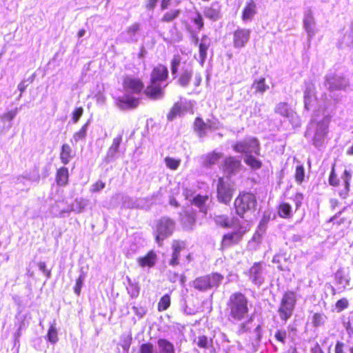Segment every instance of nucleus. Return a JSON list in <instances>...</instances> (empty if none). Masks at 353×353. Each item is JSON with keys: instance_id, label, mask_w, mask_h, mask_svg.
Returning <instances> with one entry per match:
<instances>
[{"instance_id": "obj_45", "label": "nucleus", "mask_w": 353, "mask_h": 353, "mask_svg": "<svg viewBox=\"0 0 353 353\" xmlns=\"http://www.w3.org/2000/svg\"><path fill=\"white\" fill-rule=\"evenodd\" d=\"M89 122L87 121L85 124L82 125L80 130L76 132L73 134V138L76 142H78L80 140H83L85 138L87 134V130Z\"/></svg>"}, {"instance_id": "obj_9", "label": "nucleus", "mask_w": 353, "mask_h": 353, "mask_svg": "<svg viewBox=\"0 0 353 353\" xmlns=\"http://www.w3.org/2000/svg\"><path fill=\"white\" fill-rule=\"evenodd\" d=\"M234 189L224 181L223 177L217 180L216 197L217 200L222 203L229 204L232 199Z\"/></svg>"}, {"instance_id": "obj_4", "label": "nucleus", "mask_w": 353, "mask_h": 353, "mask_svg": "<svg viewBox=\"0 0 353 353\" xmlns=\"http://www.w3.org/2000/svg\"><path fill=\"white\" fill-rule=\"evenodd\" d=\"M223 275L212 272L196 277L192 282V286L199 291H207L213 288H218L223 280Z\"/></svg>"}, {"instance_id": "obj_25", "label": "nucleus", "mask_w": 353, "mask_h": 353, "mask_svg": "<svg viewBox=\"0 0 353 353\" xmlns=\"http://www.w3.org/2000/svg\"><path fill=\"white\" fill-rule=\"evenodd\" d=\"M277 213L280 218L284 219H291L292 217V209L290 203L285 201L281 202L277 208Z\"/></svg>"}, {"instance_id": "obj_55", "label": "nucleus", "mask_w": 353, "mask_h": 353, "mask_svg": "<svg viewBox=\"0 0 353 353\" xmlns=\"http://www.w3.org/2000/svg\"><path fill=\"white\" fill-rule=\"evenodd\" d=\"M37 265L39 270L46 275L47 279L51 277V270L47 268L45 262L40 261L38 263Z\"/></svg>"}, {"instance_id": "obj_39", "label": "nucleus", "mask_w": 353, "mask_h": 353, "mask_svg": "<svg viewBox=\"0 0 353 353\" xmlns=\"http://www.w3.org/2000/svg\"><path fill=\"white\" fill-rule=\"evenodd\" d=\"M181 56L179 54H174L170 61L171 72L173 75L177 74L179 66L181 63Z\"/></svg>"}, {"instance_id": "obj_21", "label": "nucleus", "mask_w": 353, "mask_h": 353, "mask_svg": "<svg viewBox=\"0 0 353 353\" xmlns=\"http://www.w3.org/2000/svg\"><path fill=\"white\" fill-rule=\"evenodd\" d=\"M326 85L330 91L344 89L347 85L345 79L341 77L330 76L326 79Z\"/></svg>"}, {"instance_id": "obj_58", "label": "nucleus", "mask_w": 353, "mask_h": 353, "mask_svg": "<svg viewBox=\"0 0 353 353\" xmlns=\"http://www.w3.org/2000/svg\"><path fill=\"white\" fill-rule=\"evenodd\" d=\"M132 310L134 314L139 318H142L146 313V310L143 307L133 306Z\"/></svg>"}, {"instance_id": "obj_50", "label": "nucleus", "mask_w": 353, "mask_h": 353, "mask_svg": "<svg viewBox=\"0 0 353 353\" xmlns=\"http://www.w3.org/2000/svg\"><path fill=\"white\" fill-rule=\"evenodd\" d=\"M83 281H84V276L82 275V274L80 275L76 279L75 285H74V286L73 288V290H74V293L77 296H79L80 294H81V288L83 286Z\"/></svg>"}, {"instance_id": "obj_27", "label": "nucleus", "mask_w": 353, "mask_h": 353, "mask_svg": "<svg viewBox=\"0 0 353 353\" xmlns=\"http://www.w3.org/2000/svg\"><path fill=\"white\" fill-rule=\"evenodd\" d=\"M74 156V152L71 146L68 143L63 144L60 151V159L61 163L64 165L69 163Z\"/></svg>"}, {"instance_id": "obj_32", "label": "nucleus", "mask_w": 353, "mask_h": 353, "mask_svg": "<svg viewBox=\"0 0 353 353\" xmlns=\"http://www.w3.org/2000/svg\"><path fill=\"white\" fill-rule=\"evenodd\" d=\"M192 76V70L186 69L179 75L177 82L181 87H187L190 81Z\"/></svg>"}, {"instance_id": "obj_6", "label": "nucleus", "mask_w": 353, "mask_h": 353, "mask_svg": "<svg viewBox=\"0 0 353 353\" xmlns=\"http://www.w3.org/2000/svg\"><path fill=\"white\" fill-rule=\"evenodd\" d=\"M174 228V221L168 216H163L157 221L155 241L159 246H162L163 241L173 234Z\"/></svg>"}, {"instance_id": "obj_29", "label": "nucleus", "mask_w": 353, "mask_h": 353, "mask_svg": "<svg viewBox=\"0 0 353 353\" xmlns=\"http://www.w3.org/2000/svg\"><path fill=\"white\" fill-rule=\"evenodd\" d=\"M222 157L221 153L212 151L207 154L203 158V165L206 167L216 164Z\"/></svg>"}, {"instance_id": "obj_26", "label": "nucleus", "mask_w": 353, "mask_h": 353, "mask_svg": "<svg viewBox=\"0 0 353 353\" xmlns=\"http://www.w3.org/2000/svg\"><path fill=\"white\" fill-rule=\"evenodd\" d=\"M55 181L58 185L65 186L68 183L69 172L65 167H61L56 172Z\"/></svg>"}, {"instance_id": "obj_56", "label": "nucleus", "mask_w": 353, "mask_h": 353, "mask_svg": "<svg viewBox=\"0 0 353 353\" xmlns=\"http://www.w3.org/2000/svg\"><path fill=\"white\" fill-rule=\"evenodd\" d=\"M287 332L285 330H277L275 333V339L281 343H285Z\"/></svg>"}, {"instance_id": "obj_15", "label": "nucleus", "mask_w": 353, "mask_h": 353, "mask_svg": "<svg viewBox=\"0 0 353 353\" xmlns=\"http://www.w3.org/2000/svg\"><path fill=\"white\" fill-rule=\"evenodd\" d=\"M263 262H255L248 270L247 274L252 282L260 285L263 282Z\"/></svg>"}, {"instance_id": "obj_49", "label": "nucleus", "mask_w": 353, "mask_h": 353, "mask_svg": "<svg viewBox=\"0 0 353 353\" xmlns=\"http://www.w3.org/2000/svg\"><path fill=\"white\" fill-rule=\"evenodd\" d=\"M304 196L301 192H296L293 197L292 200L295 205V210H298L303 204Z\"/></svg>"}, {"instance_id": "obj_30", "label": "nucleus", "mask_w": 353, "mask_h": 353, "mask_svg": "<svg viewBox=\"0 0 353 353\" xmlns=\"http://www.w3.org/2000/svg\"><path fill=\"white\" fill-rule=\"evenodd\" d=\"M252 88L256 93L263 94L269 89V85L265 83V79L261 77L253 81Z\"/></svg>"}, {"instance_id": "obj_19", "label": "nucleus", "mask_w": 353, "mask_h": 353, "mask_svg": "<svg viewBox=\"0 0 353 353\" xmlns=\"http://www.w3.org/2000/svg\"><path fill=\"white\" fill-rule=\"evenodd\" d=\"M328 125L324 122L319 121L316 124L314 135L312 139L313 144L316 146H321L327 134Z\"/></svg>"}, {"instance_id": "obj_31", "label": "nucleus", "mask_w": 353, "mask_h": 353, "mask_svg": "<svg viewBox=\"0 0 353 353\" xmlns=\"http://www.w3.org/2000/svg\"><path fill=\"white\" fill-rule=\"evenodd\" d=\"M123 140V134H118L112 140V143L108 148V154L110 156H114L119 152V146Z\"/></svg>"}, {"instance_id": "obj_20", "label": "nucleus", "mask_w": 353, "mask_h": 353, "mask_svg": "<svg viewBox=\"0 0 353 353\" xmlns=\"http://www.w3.org/2000/svg\"><path fill=\"white\" fill-rule=\"evenodd\" d=\"M164 12L162 14L160 21L163 23H171L175 22L181 16L182 10L180 8L174 7L172 8H169L163 10Z\"/></svg>"}, {"instance_id": "obj_51", "label": "nucleus", "mask_w": 353, "mask_h": 353, "mask_svg": "<svg viewBox=\"0 0 353 353\" xmlns=\"http://www.w3.org/2000/svg\"><path fill=\"white\" fill-rule=\"evenodd\" d=\"M349 305L348 301L346 298H342L336 301L335 304L337 312H340L346 309Z\"/></svg>"}, {"instance_id": "obj_44", "label": "nucleus", "mask_w": 353, "mask_h": 353, "mask_svg": "<svg viewBox=\"0 0 353 353\" xmlns=\"http://www.w3.org/2000/svg\"><path fill=\"white\" fill-rule=\"evenodd\" d=\"M164 161L166 167L172 170H176L181 164V159H176L170 157H166Z\"/></svg>"}, {"instance_id": "obj_41", "label": "nucleus", "mask_w": 353, "mask_h": 353, "mask_svg": "<svg viewBox=\"0 0 353 353\" xmlns=\"http://www.w3.org/2000/svg\"><path fill=\"white\" fill-rule=\"evenodd\" d=\"M212 339H208L205 335H201L197 339V346L201 349H207L212 345Z\"/></svg>"}, {"instance_id": "obj_64", "label": "nucleus", "mask_w": 353, "mask_h": 353, "mask_svg": "<svg viewBox=\"0 0 353 353\" xmlns=\"http://www.w3.org/2000/svg\"><path fill=\"white\" fill-rule=\"evenodd\" d=\"M311 353H323L321 346L316 343L312 348H311Z\"/></svg>"}, {"instance_id": "obj_18", "label": "nucleus", "mask_w": 353, "mask_h": 353, "mask_svg": "<svg viewBox=\"0 0 353 353\" xmlns=\"http://www.w3.org/2000/svg\"><path fill=\"white\" fill-rule=\"evenodd\" d=\"M214 223L223 228H231L235 227L239 222L236 217H233L231 220L226 214H215L213 217Z\"/></svg>"}, {"instance_id": "obj_43", "label": "nucleus", "mask_w": 353, "mask_h": 353, "mask_svg": "<svg viewBox=\"0 0 353 353\" xmlns=\"http://www.w3.org/2000/svg\"><path fill=\"white\" fill-rule=\"evenodd\" d=\"M48 340L51 343H56L59 341L58 332L54 325H51L47 334Z\"/></svg>"}, {"instance_id": "obj_14", "label": "nucleus", "mask_w": 353, "mask_h": 353, "mask_svg": "<svg viewBox=\"0 0 353 353\" xmlns=\"http://www.w3.org/2000/svg\"><path fill=\"white\" fill-rule=\"evenodd\" d=\"M250 30L238 28L233 32V44L236 48L245 47L250 37Z\"/></svg>"}, {"instance_id": "obj_61", "label": "nucleus", "mask_w": 353, "mask_h": 353, "mask_svg": "<svg viewBox=\"0 0 353 353\" xmlns=\"http://www.w3.org/2000/svg\"><path fill=\"white\" fill-rule=\"evenodd\" d=\"M335 353H346L344 349V343L338 341L335 345Z\"/></svg>"}, {"instance_id": "obj_3", "label": "nucleus", "mask_w": 353, "mask_h": 353, "mask_svg": "<svg viewBox=\"0 0 353 353\" xmlns=\"http://www.w3.org/2000/svg\"><path fill=\"white\" fill-rule=\"evenodd\" d=\"M234 228H236V230L227 232L222 235L219 250L224 252L239 245L250 231L249 227L240 224V223H237Z\"/></svg>"}, {"instance_id": "obj_37", "label": "nucleus", "mask_w": 353, "mask_h": 353, "mask_svg": "<svg viewBox=\"0 0 353 353\" xmlns=\"http://www.w3.org/2000/svg\"><path fill=\"white\" fill-rule=\"evenodd\" d=\"M220 11L212 6L206 7L204 10L205 16L212 20H216L219 17Z\"/></svg>"}, {"instance_id": "obj_24", "label": "nucleus", "mask_w": 353, "mask_h": 353, "mask_svg": "<svg viewBox=\"0 0 353 353\" xmlns=\"http://www.w3.org/2000/svg\"><path fill=\"white\" fill-rule=\"evenodd\" d=\"M274 111L276 114L285 118H289L294 112L290 105L286 102L278 103L275 105Z\"/></svg>"}, {"instance_id": "obj_1", "label": "nucleus", "mask_w": 353, "mask_h": 353, "mask_svg": "<svg viewBox=\"0 0 353 353\" xmlns=\"http://www.w3.org/2000/svg\"><path fill=\"white\" fill-rule=\"evenodd\" d=\"M250 311L249 300L245 294L234 292L230 294L225 303L228 319L232 321H241Z\"/></svg>"}, {"instance_id": "obj_23", "label": "nucleus", "mask_w": 353, "mask_h": 353, "mask_svg": "<svg viewBox=\"0 0 353 353\" xmlns=\"http://www.w3.org/2000/svg\"><path fill=\"white\" fill-rule=\"evenodd\" d=\"M139 99L132 96H127L118 99V105L123 109H133L138 106Z\"/></svg>"}, {"instance_id": "obj_10", "label": "nucleus", "mask_w": 353, "mask_h": 353, "mask_svg": "<svg viewBox=\"0 0 353 353\" xmlns=\"http://www.w3.org/2000/svg\"><path fill=\"white\" fill-rule=\"evenodd\" d=\"M166 86L167 84L162 85V83L150 79L143 92L150 99L159 100L163 97L164 89Z\"/></svg>"}, {"instance_id": "obj_60", "label": "nucleus", "mask_w": 353, "mask_h": 353, "mask_svg": "<svg viewBox=\"0 0 353 353\" xmlns=\"http://www.w3.org/2000/svg\"><path fill=\"white\" fill-rule=\"evenodd\" d=\"M139 30V24L137 23H133L132 25H131L130 26H129L127 31L128 33H130L131 34H134L135 33H137L138 32Z\"/></svg>"}, {"instance_id": "obj_12", "label": "nucleus", "mask_w": 353, "mask_h": 353, "mask_svg": "<svg viewBox=\"0 0 353 353\" xmlns=\"http://www.w3.org/2000/svg\"><path fill=\"white\" fill-rule=\"evenodd\" d=\"M172 255L169 261V265L175 267L179 264L180 252L186 249L185 240L174 239L171 244Z\"/></svg>"}, {"instance_id": "obj_2", "label": "nucleus", "mask_w": 353, "mask_h": 353, "mask_svg": "<svg viewBox=\"0 0 353 353\" xmlns=\"http://www.w3.org/2000/svg\"><path fill=\"white\" fill-rule=\"evenodd\" d=\"M257 205L256 195L251 192L241 191L234 201L236 214L241 218L254 212Z\"/></svg>"}, {"instance_id": "obj_28", "label": "nucleus", "mask_w": 353, "mask_h": 353, "mask_svg": "<svg viewBox=\"0 0 353 353\" xmlns=\"http://www.w3.org/2000/svg\"><path fill=\"white\" fill-rule=\"evenodd\" d=\"M159 353H175L174 345L165 339H159L157 341Z\"/></svg>"}, {"instance_id": "obj_53", "label": "nucleus", "mask_w": 353, "mask_h": 353, "mask_svg": "<svg viewBox=\"0 0 353 353\" xmlns=\"http://www.w3.org/2000/svg\"><path fill=\"white\" fill-rule=\"evenodd\" d=\"M83 114V108L82 107L76 108L72 112V120L73 123H76L79 121V119Z\"/></svg>"}, {"instance_id": "obj_48", "label": "nucleus", "mask_w": 353, "mask_h": 353, "mask_svg": "<svg viewBox=\"0 0 353 353\" xmlns=\"http://www.w3.org/2000/svg\"><path fill=\"white\" fill-rule=\"evenodd\" d=\"M329 184L332 186L336 187L339 185V179L335 173V165L332 166V170L328 179Z\"/></svg>"}, {"instance_id": "obj_22", "label": "nucleus", "mask_w": 353, "mask_h": 353, "mask_svg": "<svg viewBox=\"0 0 353 353\" xmlns=\"http://www.w3.org/2000/svg\"><path fill=\"white\" fill-rule=\"evenodd\" d=\"M157 261V254L153 251L150 250L147 254L137 259V262L141 268H152Z\"/></svg>"}, {"instance_id": "obj_35", "label": "nucleus", "mask_w": 353, "mask_h": 353, "mask_svg": "<svg viewBox=\"0 0 353 353\" xmlns=\"http://www.w3.org/2000/svg\"><path fill=\"white\" fill-rule=\"evenodd\" d=\"M294 176L295 181L299 185H301L304 181L305 172L303 165H298L296 167Z\"/></svg>"}, {"instance_id": "obj_42", "label": "nucleus", "mask_w": 353, "mask_h": 353, "mask_svg": "<svg viewBox=\"0 0 353 353\" xmlns=\"http://www.w3.org/2000/svg\"><path fill=\"white\" fill-rule=\"evenodd\" d=\"M192 22L195 25L198 31H201L204 28V20L199 11H196L195 16L192 19Z\"/></svg>"}, {"instance_id": "obj_11", "label": "nucleus", "mask_w": 353, "mask_h": 353, "mask_svg": "<svg viewBox=\"0 0 353 353\" xmlns=\"http://www.w3.org/2000/svg\"><path fill=\"white\" fill-rule=\"evenodd\" d=\"M216 122L208 119L205 122L202 118L196 117L194 121V130L199 137H203L206 135V131L217 129Z\"/></svg>"}, {"instance_id": "obj_46", "label": "nucleus", "mask_w": 353, "mask_h": 353, "mask_svg": "<svg viewBox=\"0 0 353 353\" xmlns=\"http://www.w3.org/2000/svg\"><path fill=\"white\" fill-rule=\"evenodd\" d=\"M326 316L323 314L315 313L312 316V325L313 327L317 328L320 326H323L325 323V319Z\"/></svg>"}, {"instance_id": "obj_33", "label": "nucleus", "mask_w": 353, "mask_h": 353, "mask_svg": "<svg viewBox=\"0 0 353 353\" xmlns=\"http://www.w3.org/2000/svg\"><path fill=\"white\" fill-rule=\"evenodd\" d=\"M207 39L206 35H203L201 38V42L199 44V57L201 62H203L207 57V51L209 48L210 44L205 43V41Z\"/></svg>"}, {"instance_id": "obj_52", "label": "nucleus", "mask_w": 353, "mask_h": 353, "mask_svg": "<svg viewBox=\"0 0 353 353\" xmlns=\"http://www.w3.org/2000/svg\"><path fill=\"white\" fill-rule=\"evenodd\" d=\"M154 345L152 343H143L139 347V353H153Z\"/></svg>"}, {"instance_id": "obj_54", "label": "nucleus", "mask_w": 353, "mask_h": 353, "mask_svg": "<svg viewBox=\"0 0 353 353\" xmlns=\"http://www.w3.org/2000/svg\"><path fill=\"white\" fill-rule=\"evenodd\" d=\"M18 112L17 108H14L13 110H10L6 112H5L2 116V119L5 121H11L17 115Z\"/></svg>"}, {"instance_id": "obj_57", "label": "nucleus", "mask_w": 353, "mask_h": 353, "mask_svg": "<svg viewBox=\"0 0 353 353\" xmlns=\"http://www.w3.org/2000/svg\"><path fill=\"white\" fill-rule=\"evenodd\" d=\"M105 183L101 180L97 181L92 187L91 192H97L100 190H103L105 188Z\"/></svg>"}, {"instance_id": "obj_17", "label": "nucleus", "mask_w": 353, "mask_h": 353, "mask_svg": "<svg viewBox=\"0 0 353 353\" xmlns=\"http://www.w3.org/2000/svg\"><path fill=\"white\" fill-rule=\"evenodd\" d=\"M257 13V6L254 0H248L245 3L241 13L243 22L252 21Z\"/></svg>"}, {"instance_id": "obj_36", "label": "nucleus", "mask_w": 353, "mask_h": 353, "mask_svg": "<svg viewBox=\"0 0 353 353\" xmlns=\"http://www.w3.org/2000/svg\"><path fill=\"white\" fill-rule=\"evenodd\" d=\"M350 180H351L350 173L347 170H345L344 171V176H343L345 190L343 192H341L339 193V195L342 198H346L348 195V192L350 191Z\"/></svg>"}, {"instance_id": "obj_63", "label": "nucleus", "mask_w": 353, "mask_h": 353, "mask_svg": "<svg viewBox=\"0 0 353 353\" xmlns=\"http://www.w3.org/2000/svg\"><path fill=\"white\" fill-rule=\"evenodd\" d=\"M270 220V214H263V216H262V218L260 221V225H265L269 222Z\"/></svg>"}, {"instance_id": "obj_40", "label": "nucleus", "mask_w": 353, "mask_h": 353, "mask_svg": "<svg viewBox=\"0 0 353 353\" xmlns=\"http://www.w3.org/2000/svg\"><path fill=\"white\" fill-rule=\"evenodd\" d=\"M170 296L169 294H165L160 299L158 303V311L163 312L168 309L170 306Z\"/></svg>"}, {"instance_id": "obj_59", "label": "nucleus", "mask_w": 353, "mask_h": 353, "mask_svg": "<svg viewBox=\"0 0 353 353\" xmlns=\"http://www.w3.org/2000/svg\"><path fill=\"white\" fill-rule=\"evenodd\" d=\"M145 7L148 10H153L158 2V0H145Z\"/></svg>"}, {"instance_id": "obj_62", "label": "nucleus", "mask_w": 353, "mask_h": 353, "mask_svg": "<svg viewBox=\"0 0 353 353\" xmlns=\"http://www.w3.org/2000/svg\"><path fill=\"white\" fill-rule=\"evenodd\" d=\"M171 4V0H161L160 9L161 10H165L170 8Z\"/></svg>"}, {"instance_id": "obj_16", "label": "nucleus", "mask_w": 353, "mask_h": 353, "mask_svg": "<svg viewBox=\"0 0 353 353\" xmlns=\"http://www.w3.org/2000/svg\"><path fill=\"white\" fill-rule=\"evenodd\" d=\"M169 76L168 68L161 63L153 68L150 74V80L162 83L165 81Z\"/></svg>"}, {"instance_id": "obj_5", "label": "nucleus", "mask_w": 353, "mask_h": 353, "mask_svg": "<svg viewBox=\"0 0 353 353\" xmlns=\"http://www.w3.org/2000/svg\"><path fill=\"white\" fill-rule=\"evenodd\" d=\"M296 303V294L288 290L283 293L278 308L281 319L286 322L292 316Z\"/></svg>"}, {"instance_id": "obj_38", "label": "nucleus", "mask_w": 353, "mask_h": 353, "mask_svg": "<svg viewBox=\"0 0 353 353\" xmlns=\"http://www.w3.org/2000/svg\"><path fill=\"white\" fill-rule=\"evenodd\" d=\"M208 198V195L197 194L191 200V203L201 209L205 207Z\"/></svg>"}, {"instance_id": "obj_47", "label": "nucleus", "mask_w": 353, "mask_h": 353, "mask_svg": "<svg viewBox=\"0 0 353 353\" xmlns=\"http://www.w3.org/2000/svg\"><path fill=\"white\" fill-rule=\"evenodd\" d=\"M314 24V19L311 14H308L304 20V27L308 32L313 33V26Z\"/></svg>"}, {"instance_id": "obj_7", "label": "nucleus", "mask_w": 353, "mask_h": 353, "mask_svg": "<svg viewBox=\"0 0 353 353\" xmlns=\"http://www.w3.org/2000/svg\"><path fill=\"white\" fill-rule=\"evenodd\" d=\"M232 148L236 152L248 154L254 152L256 155H260V143L255 137L246 139L242 141H237L232 145Z\"/></svg>"}, {"instance_id": "obj_34", "label": "nucleus", "mask_w": 353, "mask_h": 353, "mask_svg": "<svg viewBox=\"0 0 353 353\" xmlns=\"http://www.w3.org/2000/svg\"><path fill=\"white\" fill-rule=\"evenodd\" d=\"M244 161L248 166L254 170H259L262 167V162L250 154L246 155Z\"/></svg>"}, {"instance_id": "obj_13", "label": "nucleus", "mask_w": 353, "mask_h": 353, "mask_svg": "<svg viewBox=\"0 0 353 353\" xmlns=\"http://www.w3.org/2000/svg\"><path fill=\"white\" fill-rule=\"evenodd\" d=\"M221 168L223 172L230 177L241 170V162L235 157L230 156L223 161Z\"/></svg>"}, {"instance_id": "obj_8", "label": "nucleus", "mask_w": 353, "mask_h": 353, "mask_svg": "<svg viewBox=\"0 0 353 353\" xmlns=\"http://www.w3.org/2000/svg\"><path fill=\"white\" fill-rule=\"evenodd\" d=\"M122 87L125 92L139 94L143 92L145 84L142 79L127 74L123 77Z\"/></svg>"}]
</instances>
